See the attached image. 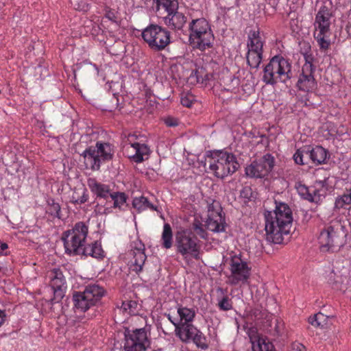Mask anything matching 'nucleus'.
<instances>
[{"label":"nucleus","instance_id":"obj_1","mask_svg":"<svg viewBox=\"0 0 351 351\" xmlns=\"http://www.w3.org/2000/svg\"><path fill=\"white\" fill-rule=\"evenodd\" d=\"M265 219L267 240L275 244L282 243L284 236L289 234L292 226L291 208L285 203H278L273 211L265 213Z\"/></svg>","mask_w":351,"mask_h":351},{"label":"nucleus","instance_id":"obj_2","mask_svg":"<svg viewBox=\"0 0 351 351\" xmlns=\"http://www.w3.org/2000/svg\"><path fill=\"white\" fill-rule=\"evenodd\" d=\"M189 29V42L193 48L204 51L213 46L215 36L209 23L205 19L192 20Z\"/></svg>","mask_w":351,"mask_h":351},{"label":"nucleus","instance_id":"obj_3","mask_svg":"<svg viewBox=\"0 0 351 351\" xmlns=\"http://www.w3.org/2000/svg\"><path fill=\"white\" fill-rule=\"evenodd\" d=\"M208 162L209 173L220 179L234 173L239 167L236 156L232 153L223 151L213 153Z\"/></svg>","mask_w":351,"mask_h":351},{"label":"nucleus","instance_id":"obj_4","mask_svg":"<svg viewBox=\"0 0 351 351\" xmlns=\"http://www.w3.org/2000/svg\"><path fill=\"white\" fill-rule=\"evenodd\" d=\"M291 77V65L282 56L272 58L264 69L263 80L267 84L286 82Z\"/></svg>","mask_w":351,"mask_h":351},{"label":"nucleus","instance_id":"obj_5","mask_svg":"<svg viewBox=\"0 0 351 351\" xmlns=\"http://www.w3.org/2000/svg\"><path fill=\"white\" fill-rule=\"evenodd\" d=\"M175 246L184 259L199 258L201 246L191 230L180 228L175 234Z\"/></svg>","mask_w":351,"mask_h":351},{"label":"nucleus","instance_id":"obj_6","mask_svg":"<svg viewBox=\"0 0 351 351\" xmlns=\"http://www.w3.org/2000/svg\"><path fill=\"white\" fill-rule=\"evenodd\" d=\"M88 228L82 222L77 223L70 230L64 233L62 237L65 251L70 255H80L84 248Z\"/></svg>","mask_w":351,"mask_h":351},{"label":"nucleus","instance_id":"obj_7","mask_svg":"<svg viewBox=\"0 0 351 351\" xmlns=\"http://www.w3.org/2000/svg\"><path fill=\"white\" fill-rule=\"evenodd\" d=\"M346 235L344 228L340 224L325 228L318 237L320 248L325 252L338 250L343 245Z\"/></svg>","mask_w":351,"mask_h":351},{"label":"nucleus","instance_id":"obj_8","mask_svg":"<svg viewBox=\"0 0 351 351\" xmlns=\"http://www.w3.org/2000/svg\"><path fill=\"white\" fill-rule=\"evenodd\" d=\"M113 149L109 143H97L95 147L84 151L82 156L87 167L97 170L102 161L109 160L113 155Z\"/></svg>","mask_w":351,"mask_h":351},{"label":"nucleus","instance_id":"obj_9","mask_svg":"<svg viewBox=\"0 0 351 351\" xmlns=\"http://www.w3.org/2000/svg\"><path fill=\"white\" fill-rule=\"evenodd\" d=\"M143 40L155 50H162L170 43V34L157 25L147 27L142 32Z\"/></svg>","mask_w":351,"mask_h":351},{"label":"nucleus","instance_id":"obj_10","mask_svg":"<svg viewBox=\"0 0 351 351\" xmlns=\"http://www.w3.org/2000/svg\"><path fill=\"white\" fill-rule=\"evenodd\" d=\"M230 274L228 276V283L231 285L245 284L250 276L251 268L241 255L231 256L230 262Z\"/></svg>","mask_w":351,"mask_h":351},{"label":"nucleus","instance_id":"obj_11","mask_svg":"<svg viewBox=\"0 0 351 351\" xmlns=\"http://www.w3.org/2000/svg\"><path fill=\"white\" fill-rule=\"evenodd\" d=\"M263 41L258 30L251 31L248 35L247 62L252 68L259 66L262 60Z\"/></svg>","mask_w":351,"mask_h":351},{"label":"nucleus","instance_id":"obj_12","mask_svg":"<svg viewBox=\"0 0 351 351\" xmlns=\"http://www.w3.org/2000/svg\"><path fill=\"white\" fill-rule=\"evenodd\" d=\"M125 351H145L149 347V342L145 329L140 328L125 331Z\"/></svg>","mask_w":351,"mask_h":351},{"label":"nucleus","instance_id":"obj_13","mask_svg":"<svg viewBox=\"0 0 351 351\" xmlns=\"http://www.w3.org/2000/svg\"><path fill=\"white\" fill-rule=\"evenodd\" d=\"M274 166V158L270 154L265 155L258 161H254L245 167V174L251 178H263L267 176Z\"/></svg>","mask_w":351,"mask_h":351},{"label":"nucleus","instance_id":"obj_14","mask_svg":"<svg viewBox=\"0 0 351 351\" xmlns=\"http://www.w3.org/2000/svg\"><path fill=\"white\" fill-rule=\"evenodd\" d=\"M128 256L130 269L136 273L141 271L147 256L145 254V245L140 240L132 241Z\"/></svg>","mask_w":351,"mask_h":351},{"label":"nucleus","instance_id":"obj_15","mask_svg":"<svg viewBox=\"0 0 351 351\" xmlns=\"http://www.w3.org/2000/svg\"><path fill=\"white\" fill-rule=\"evenodd\" d=\"M313 64L306 60L302 69V73L300 74L297 86L298 88L304 92H311L316 88V82L313 75Z\"/></svg>","mask_w":351,"mask_h":351},{"label":"nucleus","instance_id":"obj_16","mask_svg":"<svg viewBox=\"0 0 351 351\" xmlns=\"http://www.w3.org/2000/svg\"><path fill=\"white\" fill-rule=\"evenodd\" d=\"M206 226L209 230L214 232L225 231V219L222 215L221 208L217 202L210 206V213L206 221Z\"/></svg>","mask_w":351,"mask_h":351},{"label":"nucleus","instance_id":"obj_17","mask_svg":"<svg viewBox=\"0 0 351 351\" xmlns=\"http://www.w3.org/2000/svg\"><path fill=\"white\" fill-rule=\"evenodd\" d=\"M247 335L252 344V351H276L273 344L267 337L261 336L256 328H249Z\"/></svg>","mask_w":351,"mask_h":351},{"label":"nucleus","instance_id":"obj_18","mask_svg":"<svg viewBox=\"0 0 351 351\" xmlns=\"http://www.w3.org/2000/svg\"><path fill=\"white\" fill-rule=\"evenodd\" d=\"M134 136L128 138L130 143L125 145V150L128 154V156L133 159L136 162H141L148 158L149 154V149L145 144L138 143H132V138Z\"/></svg>","mask_w":351,"mask_h":351},{"label":"nucleus","instance_id":"obj_19","mask_svg":"<svg viewBox=\"0 0 351 351\" xmlns=\"http://www.w3.org/2000/svg\"><path fill=\"white\" fill-rule=\"evenodd\" d=\"M332 12L326 6H322L315 15L314 21L315 32H330Z\"/></svg>","mask_w":351,"mask_h":351},{"label":"nucleus","instance_id":"obj_20","mask_svg":"<svg viewBox=\"0 0 351 351\" xmlns=\"http://www.w3.org/2000/svg\"><path fill=\"white\" fill-rule=\"evenodd\" d=\"M48 276L50 279V285L55 295L54 300L62 298L66 288V282L62 272L59 269H53L49 271Z\"/></svg>","mask_w":351,"mask_h":351},{"label":"nucleus","instance_id":"obj_21","mask_svg":"<svg viewBox=\"0 0 351 351\" xmlns=\"http://www.w3.org/2000/svg\"><path fill=\"white\" fill-rule=\"evenodd\" d=\"M177 313L178 318L171 319V317L169 315V320L175 326L189 324L193 321L195 316V311L193 308H188L182 305L178 306Z\"/></svg>","mask_w":351,"mask_h":351},{"label":"nucleus","instance_id":"obj_22","mask_svg":"<svg viewBox=\"0 0 351 351\" xmlns=\"http://www.w3.org/2000/svg\"><path fill=\"white\" fill-rule=\"evenodd\" d=\"M295 189L302 198L311 202L317 203L324 197V193H322L319 190L314 188L309 189L301 182L296 184Z\"/></svg>","mask_w":351,"mask_h":351},{"label":"nucleus","instance_id":"obj_23","mask_svg":"<svg viewBox=\"0 0 351 351\" xmlns=\"http://www.w3.org/2000/svg\"><path fill=\"white\" fill-rule=\"evenodd\" d=\"M164 22L170 29H180L186 23V17L177 10L167 13V15L164 17Z\"/></svg>","mask_w":351,"mask_h":351},{"label":"nucleus","instance_id":"obj_24","mask_svg":"<svg viewBox=\"0 0 351 351\" xmlns=\"http://www.w3.org/2000/svg\"><path fill=\"white\" fill-rule=\"evenodd\" d=\"M83 293L93 306L97 304L105 294L104 289L97 285L87 286Z\"/></svg>","mask_w":351,"mask_h":351},{"label":"nucleus","instance_id":"obj_25","mask_svg":"<svg viewBox=\"0 0 351 351\" xmlns=\"http://www.w3.org/2000/svg\"><path fill=\"white\" fill-rule=\"evenodd\" d=\"M198 329L191 324H185L176 326V335L184 342L190 341L197 334Z\"/></svg>","mask_w":351,"mask_h":351},{"label":"nucleus","instance_id":"obj_26","mask_svg":"<svg viewBox=\"0 0 351 351\" xmlns=\"http://www.w3.org/2000/svg\"><path fill=\"white\" fill-rule=\"evenodd\" d=\"M306 156H308L311 160L316 164H322L326 162L328 158V152L321 146L307 147Z\"/></svg>","mask_w":351,"mask_h":351},{"label":"nucleus","instance_id":"obj_27","mask_svg":"<svg viewBox=\"0 0 351 351\" xmlns=\"http://www.w3.org/2000/svg\"><path fill=\"white\" fill-rule=\"evenodd\" d=\"M88 199L87 189L82 184H77L70 195V200L74 204H82Z\"/></svg>","mask_w":351,"mask_h":351},{"label":"nucleus","instance_id":"obj_28","mask_svg":"<svg viewBox=\"0 0 351 351\" xmlns=\"http://www.w3.org/2000/svg\"><path fill=\"white\" fill-rule=\"evenodd\" d=\"M88 186L90 191L98 197H107L110 195L109 187L106 184L98 182L94 178L88 180Z\"/></svg>","mask_w":351,"mask_h":351},{"label":"nucleus","instance_id":"obj_29","mask_svg":"<svg viewBox=\"0 0 351 351\" xmlns=\"http://www.w3.org/2000/svg\"><path fill=\"white\" fill-rule=\"evenodd\" d=\"M82 251L80 255L90 256L95 258H101L104 256L101 244L97 241L91 245H86Z\"/></svg>","mask_w":351,"mask_h":351},{"label":"nucleus","instance_id":"obj_30","mask_svg":"<svg viewBox=\"0 0 351 351\" xmlns=\"http://www.w3.org/2000/svg\"><path fill=\"white\" fill-rule=\"evenodd\" d=\"M73 300L75 307L80 311L84 312L93 306L83 292H77L73 294Z\"/></svg>","mask_w":351,"mask_h":351},{"label":"nucleus","instance_id":"obj_31","mask_svg":"<svg viewBox=\"0 0 351 351\" xmlns=\"http://www.w3.org/2000/svg\"><path fill=\"white\" fill-rule=\"evenodd\" d=\"M161 241L162 247L165 249H169L173 245V232L171 226L167 223L163 225Z\"/></svg>","mask_w":351,"mask_h":351},{"label":"nucleus","instance_id":"obj_32","mask_svg":"<svg viewBox=\"0 0 351 351\" xmlns=\"http://www.w3.org/2000/svg\"><path fill=\"white\" fill-rule=\"evenodd\" d=\"M330 32H314V37L320 48L323 51L327 50L330 46Z\"/></svg>","mask_w":351,"mask_h":351},{"label":"nucleus","instance_id":"obj_33","mask_svg":"<svg viewBox=\"0 0 351 351\" xmlns=\"http://www.w3.org/2000/svg\"><path fill=\"white\" fill-rule=\"evenodd\" d=\"M132 204L133 206L139 211L149 208L153 210H156L160 213L157 206L149 203L147 198L143 196L134 198Z\"/></svg>","mask_w":351,"mask_h":351},{"label":"nucleus","instance_id":"obj_34","mask_svg":"<svg viewBox=\"0 0 351 351\" xmlns=\"http://www.w3.org/2000/svg\"><path fill=\"white\" fill-rule=\"evenodd\" d=\"M119 311L126 315H136L138 312V304L136 301L132 300L124 301Z\"/></svg>","mask_w":351,"mask_h":351},{"label":"nucleus","instance_id":"obj_35","mask_svg":"<svg viewBox=\"0 0 351 351\" xmlns=\"http://www.w3.org/2000/svg\"><path fill=\"white\" fill-rule=\"evenodd\" d=\"M351 206V188L343 195L338 196L335 202V207L337 209L344 208Z\"/></svg>","mask_w":351,"mask_h":351},{"label":"nucleus","instance_id":"obj_36","mask_svg":"<svg viewBox=\"0 0 351 351\" xmlns=\"http://www.w3.org/2000/svg\"><path fill=\"white\" fill-rule=\"evenodd\" d=\"M157 5L159 8H164L167 13L174 12L178 8L177 0H157Z\"/></svg>","mask_w":351,"mask_h":351},{"label":"nucleus","instance_id":"obj_37","mask_svg":"<svg viewBox=\"0 0 351 351\" xmlns=\"http://www.w3.org/2000/svg\"><path fill=\"white\" fill-rule=\"evenodd\" d=\"M191 340H192L198 348L202 349H206L208 348L206 337L199 330H197V334H195Z\"/></svg>","mask_w":351,"mask_h":351},{"label":"nucleus","instance_id":"obj_38","mask_svg":"<svg viewBox=\"0 0 351 351\" xmlns=\"http://www.w3.org/2000/svg\"><path fill=\"white\" fill-rule=\"evenodd\" d=\"M110 195L114 200V206L116 208L122 207L126 202V196L123 193H114Z\"/></svg>","mask_w":351,"mask_h":351},{"label":"nucleus","instance_id":"obj_39","mask_svg":"<svg viewBox=\"0 0 351 351\" xmlns=\"http://www.w3.org/2000/svg\"><path fill=\"white\" fill-rule=\"evenodd\" d=\"M326 318L324 315L321 313L315 314L314 315L309 317L308 319V323L315 327L322 326Z\"/></svg>","mask_w":351,"mask_h":351},{"label":"nucleus","instance_id":"obj_40","mask_svg":"<svg viewBox=\"0 0 351 351\" xmlns=\"http://www.w3.org/2000/svg\"><path fill=\"white\" fill-rule=\"evenodd\" d=\"M307 147L298 149L293 155V160L298 165H304V156L306 155Z\"/></svg>","mask_w":351,"mask_h":351},{"label":"nucleus","instance_id":"obj_41","mask_svg":"<svg viewBox=\"0 0 351 351\" xmlns=\"http://www.w3.org/2000/svg\"><path fill=\"white\" fill-rule=\"evenodd\" d=\"M194 96L190 93H182L181 96V104L186 107H191L193 101Z\"/></svg>","mask_w":351,"mask_h":351},{"label":"nucleus","instance_id":"obj_42","mask_svg":"<svg viewBox=\"0 0 351 351\" xmlns=\"http://www.w3.org/2000/svg\"><path fill=\"white\" fill-rule=\"evenodd\" d=\"M218 306L219 308L223 311H228L232 308V302L227 296H225L219 300Z\"/></svg>","mask_w":351,"mask_h":351},{"label":"nucleus","instance_id":"obj_43","mask_svg":"<svg viewBox=\"0 0 351 351\" xmlns=\"http://www.w3.org/2000/svg\"><path fill=\"white\" fill-rule=\"evenodd\" d=\"M193 228L196 234L199 235L202 239H207V233L204 229L203 225L200 222L195 221L193 224Z\"/></svg>","mask_w":351,"mask_h":351},{"label":"nucleus","instance_id":"obj_44","mask_svg":"<svg viewBox=\"0 0 351 351\" xmlns=\"http://www.w3.org/2000/svg\"><path fill=\"white\" fill-rule=\"evenodd\" d=\"M165 123L168 127L177 126L179 124L178 119L173 117H167L163 119Z\"/></svg>","mask_w":351,"mask_h":351},{"label":"nucleus","instance_id":"obj_45","mask_svg":"<svg viewBox=\"0 0 351 351\" xmlns=\"http://www.w3.org/2000/svg\"><path fill=\"white\" fill-rule=\"evenodd\" d=\"M293 349L295 351H307L306 348L300 343H295L293 344Z\"/></svg>","mask_w":351,"mask_h":351},{"label":"nucleus","instance_id":"obj_46","mask_svg":"<svg viewBox=\"0 0 351 351\" xmlns=\"http://www.w3.org/2000/svg\"><path fill=\"white\" fill-rule=\"evenodd\" d=\"M5 314L4 311L0 310V327L3 325L5 322Z\"/></svg>","mask_w":351,"mask_h":351},{"label":"nucleus","instance_id":"obj_47","mask_svg":"<svg viewBox=\"0 0 351 351\" xmlns=\"http://www.w3.org/2000/svg\"><path fill=\"white\" fill-rule=\"evenodd\" d=\"M8 245L5 243H1L0 245V249L2 251L5 250L6 249H8Z\"/></svg>","mask_w":351,"mask_h":351},{"label":"nucleus","instance_id":"obj_48","mask_svg":"<svg viewBox=\"0 0 351 351\" xmlns=\"http://www.w3.org/2000/svg\"><path fill=\"white\" fill-rule=\"evenodd\" d=\"M106 16H107L109 19H110V20H112V19H113V16H112V15H111L110 14H108L106 15Z\"/></svg>","mask_w":351,"mask_h":351},{"label":"nucleus","instance_id":"obj_49","mask_svg":"<svg viewBox=\"0 0 351 351\" xmlns=\"http://www.w3.org/2000/svg\"><path fill=\"white\" fill-rule=\"evenodd\" d=\"M233 81L235 82L237 84H238V82H239L238 79H234V80H233Z\"/></svg>","mask_w":351,"mask_h":351},{"label":"nucleus","instance_id":"obj_50","mask_svg":"<svg viewBox=\"0 0 351 351\" xmlns=\"http://www.w3.org/2000/svg\"><path fill=\"white\" fill-rule=\"evenodd\" d=\"M160 217H161L162 219H164V217H163V215H162L161 213H160Z\"/></svg>","mask_w":351,"mask_h":351}]
</instances>
